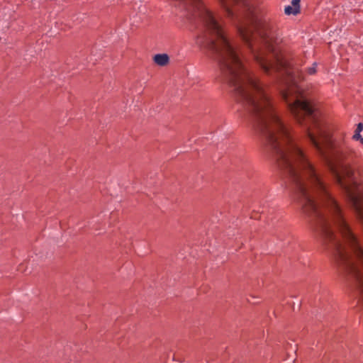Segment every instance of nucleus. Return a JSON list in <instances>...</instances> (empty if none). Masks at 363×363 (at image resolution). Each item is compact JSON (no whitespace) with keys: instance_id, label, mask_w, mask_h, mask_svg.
<instances>
[{"instance_id":"6","label":"nucleus","mask_w":363,"mask_h":363,"mask_svg":"<svg viewBox=\"0 0 363 363\" xmlns=\"http://www.w3.org/2000/svg\"><path fill=\"white\" fill-rule=\"evenodd\" d=\"M282 98L288 102V96H289V91L287 90H284L281 92Z\"/></svg>"},{"instance_id":"1","label":"nucleus","mask_w":363,"mask_h":363,"mask_svg":"<svg viewBox=\"0 0 363 363\" xmlns=\"http://www.w3.org/2000/svg\"><path fill=\"white\" fill-rule=\"evenodd\" d=\"M239 35L250 48L254 59L267 75L281 72L286 63L279 50L274 45L272 39L266 33L255 30V27L240 26Z\"/></svg>"},{"instance_id":"7","label":"nucleus","mask_w":363,"mask_h":363,"mask_svg":"<svg viewBox=\"0 0 363 363\" xmlns=\"http://www.w3.org/2000/svg\"><path fill=\"white\" fill-rule=\"evenodd\" d=\"M354 140H359L360 142V143L363 145V138L362 137V135L360 136V138L354 139Z\"/></svg>"},{"instance_id":"3","label":"nucleus","mask_w":363,"mask_h":363,"mask_svg":"<svg viewBox=\"0 0 363 363\" xmlns=\"http://www.w3.org/2000/svg\"><path fill=\"white\" fill-rule=\"evenodd\" d=\"M153 62L161 67L165 66L169 62V57L166 53H159L156 54L153 57Z\"/></svg>"},{"instance_id":"5","label":"nucleus","mask_w":363,"mask_h":363,"mask_svg":"<svg viewBox=\"0 0 363 363\" xmlns=\"http://www.w3.org/2000/svg\"><path fill=\"white\" fill-rule=\"evenodd\" d=\"M317 67H318L317 62H313L311 67L306 69V72L309 75L315 74L317 72Z\"/></svg>"},{"instance_id":"2","label":"nucleus","mask_w":363,"mask_h":363,"mask_svg":"<svg viewBox=\"0 0 363 363\" xmlns=\"http://www.w3.org/2000/svg\"><path fill=\"white\" fill-rule=\"evenodd\" d=\"M300 3L301 0H292L291 5L286 6L284 9V12L286 15H297L300 13Z\"/></svg>"},{"instance_id":"4","label":"nucleus","mask_w":363,"mask_h":363,"mask_svg":"<svg viewBox=\"0 0 363 363\" xmlns=\"http://www.w3.org/2000/svg\"><path fill=\"white\" fill-rule=\"evenodd\" d=\"M363 130V123H359L357 125V128L354 131V134L352 136V139H357V138H360V136H361V134L360 133Z\"/></svg>"}]
</instances>
